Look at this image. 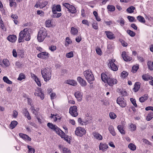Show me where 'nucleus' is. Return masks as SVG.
<instances>
[{
    "label": "nucleus",
    "instance_id": "nucleus-32",
    "mask_svg": "<svg viewBox=\"0 0 153 153\" xmlns=\"http://www.w3.org/2000/svg\"><path fill=\"white\" fill-rule=\"evenodd\" d=\"M117 128L121 134H125V131L123 128V126L122 125H118L117 126Z\"/></svg>",
    "mask_w": 153,
    "mask_h": 153
},
{
    "label": "nucleus",
    "instance_id": "nucleus-3",
    "mask_svg": "<svg viewBox=\"0 0 153 153\" xmlns=\"http://www.w3.org/2000/svg\"><path fill=\"white\" fill-rule=\"evenodd\" d=\"M84 75L88 82L90 84H92L94 80V78L91 71L86 70L83 72Z\"/></svg>",
    "mask_w": 153,
    "mask_h": 153
},
{
    "label": "nucleus",
    "instance_id": "nucleus-34",
    "mask_svg": "<svg viewBox=\"0 0 153 153\" xmlns=\"http://www.w3.org/2000/svg\"><path fill=\"white\" fill-rule=\"evenodd\" d=\"M153 118V112H150L148 114L146 120L148 121H150L151 119Z\"/></svg>",
    "mask_w": 153,
    "mask_h": 153
},
{
    "label": "nucleus",
    "instance_id": "nucleus-9",
    "mask_svg": "<svg viewBox=\"0 0 153 153\" xmlns=\"http://www.w3.org/2000/svg\"><path fill=\"white\" fill-rule=\"evenodd\" d=\"M117 102L122 108L125 107L126 105V100L122 97H118L117 100Z\"/></svg>",
    "mask_w": 153,
    "mask_h": 153
},
{
    "label": "nucleus",
    "instance_id": "nucleus-56",
    "mask_svg": "<svg viewBox=\"0 0 153 153\" xmlns=\"http://www.w3.org/2000/svg\"><path fill=\"white\" fill-rule=\"evenodd\" d=\"M47 4V2L46 1H44L41 4L39 3V7L41 8H42L45 7Z\"/></svg>",
    "mask_w": 153,
    "mask_h": 153
},
{
    "label": "nucleus",
    "instance_id": "nucleus-43",
    "mask_svg": "<svg viewBox=\"0 0 153 153\" xmlns=\"http://www.w3.org/2000/svg\"><path fill=\"white\" fill-rule=\"evenodd\" d=\"M27 148L28 149V153H34L35 152V150L33 148H32L31 146H27Z\"/></svg>",
    "mask_w": 153,
    "mask_h": 153
},
{
    "label": "nucleus",
    "instance_id": "nucleus-22",
    "mask_svg": "<svg viewBox=\"0 0 153 153\" xmlns=\"http://www.w3.org/2000/svg\"><path fill=\"white\" fill-rule=\"evenodd\" d=\"M108 130L110 133L113 136H115L116 134L115 131L113 126H110L108 128Z\"/></svg>",
    "mask_w": 153,
    "mask_h": 153
},
{
    "label": "nucleus",
    "instance_id": "nucleus-45",
    "mask_svg": "<svg viewBox=\"0 0 153 153\" xmlns=\"http://www.w3.org/2000/svg\"><path fill=\"white\" fill-rule=\"evenodd\" d=\"M107 9L110 11H114L115 10L114 7L113 5H108L107 6Z\"/></svg>",
    "mask_w": 153,
    "mask_h": 153
},
{
    "label": "nucleus",
    "instance_id": "nucleus-52",
    "mask_svg": "<svg viewBox=\"0 0 153 153\" xmlns=\"http://www.w3.org/2000/svg\"><path fill=\"white\" fill-rule=\"evenodd\" d=\"M128 75V73L126 71H123L121 73V76L124 78L126 77Z\"/></svg>",
    "mask_w": 153,
    "mask_h": 153
},
{
    "label": "nucleus",
    "instance_id": "nucleus-36",
    "mask_svg": "<svg viewBox=\"0 0 153 153\" xmlns=\"http://www.w3.org/2000/svg\"><path fill=\"white\" fill-rule=\"evenodd\" d=\"M62 138H63L68 143H69L70 142V138H68V136L65 135V133L64 132V134H63L60 136Z\"/></svg>",
    "mask_w": 153,
    "mask_h": 153
},
{
    "label": "nucleus",
    "instance_id": "nucleus-28",
    "mask_svg": "<svg viewBox=\"0 0 153 153\" xmlns=\"http://www.w3.org/2000/svg\"><path fill=\"white\" fill-rule=\"evenodd\" d=\"M52 12L53 14V17L54 18L59 17L62 15L61 13H57L56 12V11H55V10L54 11V10H52Z\"/></svg>",
    "mask_w": 153,
    "mask_h": 153
},
{
    "label": "nucleus",
    "instance_id": "nucleus-54",
    "mask_svg": "<svg viewBox=\"0 0 153 153\" xmlns=\"http://www.w3.org/2000/svg\"><path fill=\"white\" fill-rule=\"evenodd\" d=\"M142 79L143 80L145 81H148L149 80L148 75L146 74H143L142 76Z\"/></svg>",
    "mask_w": 153,
    "mask_h": 153
},
{
    "label": "nucleus",
    "instance_id": "nucleus-24",
    "mask_svg": "<svg viewBox=\"0 0 153 153\" xmlns=\"http://www.w3.org/2000/svg\"><path fill=\"white\" fill-rule=\"evenodd\" d=\"M66 83L73 86H75L77 85L76 82L74 80H68L66 81Z\"/></svg>",
    "mask_w": 153,
    "mask_h": 153
},
{
    "label": "nucleus",
    "instance_id": "nucleus-6",
    "mask_svg": "<svg viewBox=\"0 0 153 153\" xmlns=\"http://www.w3.org/2000/svg\"><path fill=\"white\" fill-rule=\"evenodd\" d=\"M63 5L67 8L68 11L71 13H74L76 12V9L73 6L71 5L68 3L63 4Z\"/></svg>",
    "mask_w": 153,
    "mask_h": 153
},
{
    "label": "nucleus",
    "instance_id": "nucleus-16",
    "mask_svg": "<svg viewBox=\"0 0 153 153\" xmlns=\"http://www.w3.org/2000/svg\"><path fill=\"white\" fill-rule=\"evenodd\" d=\"M48 53L47 52H43L39 53L37 55V57L39 58L45 59V56H48Z\"/></svg>",
    "mask_w": 153,
    "mask_h": 153
},
{
    "label": "nucleus",
    "instance_id": "nucleus-30",
    "mask_svg": "<svg viewBox=\"0 0 153 153\" xmlns=\"http://www.w3.org/2000/svg\"><path fill=\"white\" fill-rule=\"evenodd\" d=\"M137 19L140 22L145 23L146 22V21L144 18L141 16H137Z\"/></svg>",
    "mask_w": 153,
    "mask_h": 153
},
{
    "label": "nucleus",
    "instance_id": "nucleus-61",
    "mask_svg": "<svg viewBox=\"0 0 153 153\" xmlns=\"http://www.w3.org/2000/svg\"><path fill=\"white\" fill-rule=\"evenodd\" d=\"M14 1H10V7H12L13 5H16V3Z\"/></svg>",
    "mask_w": 153,
    "mask_h": 153
},
{
    "label": "nucleus",
    "instance_id": "nucleus-40",
    "mask_svg": "<svg viewBox=\"0 0 153 153\" xmlns=\"http://www.w3.org/2000/svg\"><path fill=\"white\" fill-rule=\"evenodd\" d=\"M25 76L23 73H20L17 79L18 80L21 81L22 79H25Z\"/></svg>",
    "mask_w": 153,
    "mask_h": 153
},
{
    "label": "nucleus",
    "instance_id": "nucleus-21",
    "mask_svg": "<svg viewBox=\"0 0 153 153\" xmlns=\"http://www.w3.org/2000/svg\"><path fill=\"white\" fill-rule=\"evenodd\" d=\"M23 113L25 114V116L27 117L28 120H30L31 119L29 113L26 108H25L23 110Z\"/></svg>",
    "mask_w": 153,
    "mask_h": 153
},
{
    "label": "nucleus",
    "instance_id": "nucleus-4",
    "mask_svg": "<svg viewBox=\"0 0 153 153\" xmlns=\"http://www.w3.org/2000/svg\"><path fill=\"white\" fill-rule=\"evenodd\" d=\"M47 35L46 30L43 28L40 29L37 35V39L39 42H42Z\"/></svg>",
    "mask_w": 153,
    "mask_h": 153
},
{
    "label": "nucleus",
    "instance_id": "nucleus-19",
    "mask_svg": "<svg viewBox=\"0 0 153 153\" xmlns=\"http://www.w3.org/2000/svg\"><path fill=\"white\" fill-rule=\"evenodd\" d=\"M19 135L20 137L24 139V140H27L29 141L31 140V138L29 136L25 134L22 133H20L19 134Z\"/></svg>",
    "mask_w": 153,
    "mask_h": 153
},
{
    "label": "nucleus",
    "instance_id": "nucleus-51",
    "mask_svg": "<svg viewBox=\"0 0 153 153\" xmlns=\"http://www.w3.org/2000/svg\"><path fill=\"white\" fill-rule=\"evenodd\" d=\"M96 51L97 53L99 55H102V52L100 48L98 47L96 48Z\"/></svg>",
    "mask_w": 153,
    "mask_h": 153
},
{
    "label": "nucleus",
    "instance_id": "nucleus-14",
    "mask_svg": "<svg viewBox=\"0 0 153 153\" xmlns=\"http://www.w3.org/2000/svg\"><path fill=\"white\" fill-rule=\"evenodd\" d=\"M74 95L75 97L79 101H81L82 99V95L81 93L77 91L75 93Z\"/></svg>",
    "mask_w": 153,
    "mask_h": 153
},
{
    "label": "nucleus",
    "instance_id": "nucleus-46",
    "mask_svg": "<svg viewBox=\"0 0 153 153\" xmlns=\"http://www.w3.org/2000/svg\"><path fill=\"white\" fill-rule=\"evenodd\" d=\"M47 125L49 128L53 130L56 126V125H54L52 123H48L47 124Z\"/></svg>",
    "mask_w": 153,
    "mask_h": 153
},
{
    "label": "nucleus",
    "instance_id": "nucleus-55",
    "mask_svg": "<svg viewBox=\"0 0 153 153\" xmlns=\"http://www.w3.org/2000/svg\"><path fill=\"white\" fill-rule=\"evenodd\" d=\"M92 27L95 30L98 29V24L96 22H94L92 24Z\"/></svg>",
    "mask_w": 153,
    "mask_h": 153
},
{
    "label": "nucleus",
    "instance_id": "nucleus-18",
    "mask_svg": "<svg viewBox=\"0 0 153 153\" xmlns=\"http://www.w3.org/2000/svg\"><path fill=\"white\" fill-rule=\"evenodd\" d=\"M53 130L55 131L60 136H61L62 134H64V132L56 126Z\"/></svg>",
    "mask_w": 153,
    "mask_h": 153
},
{
    "label": "nucleus",
    "instance_id": "nucleus-31",
    "mask_svg": "<svg viewBox=\"0 0 153 153\" xmlns=\"http://www.w3.org/2000/svg\"><path fill=\"white\" fill-rule=\"evenodd\" d=\"M18 124V122L16 121H12L10 126L12 129L14 128Z\"/></svg>",
    "mask_w": 153,
    "mask_h": 153
},
{
    "label": "nucleus",
    "instance_id": "nucleus-29",
    "mask_svg": "<svg viewBox=\"0 0 153 153\" xmlns=\"http://www.w3.org/2000/svg\"><path fill=\"white\" fill-rule=\"evenodd\" d=\"M135 9V8L134 7L131 6L127 9L126 11L129 13H132L134 12V10Z\"/></svg>",
    "mask_w": 153,
    "mask_h": 153
},
{
    "label": "nucleus",
    "instance_id": "nucleus-33",
    "mask_svg": "<svg viewBox=\"0 0 153 153\" xmlns=\"http://www.w3.org/2000/svg\"><path fill=\"white\" fill-rule=\"evenodd\" d=\"M107 76L105 74H101V79L102 80L105 82H107L108 80Z\"/></svg>",
    "mask_w": 153,
    "mask_h": 153
},
{
    "label": "nucleus",
    "instance_id": "nucleus-10",
    "mask_svg": "<svg viewBox=\"0 0 153 153\" xmlns=\"http://www.w3.org/2000/svg\"><path fill=\"white\" fill-rule=\"evenodd\" d=\"M34 94L36 96L39 97L42 100L44 99V94L42 91L41 89L40 88L38 87L36 89Z\"/></svg>",
    "mask_w": 153,
    "mask_h": 153
},
{
    "label": "nucleus",
    "instance_id": "nucleus-50",
    "mask_svg": "<svg viewBox=\"0 0 153 153\" xmlns=\"http://www.w3.org/2000/svg\"><path fill=\"white\" fill-rule=\"evenodd\" d=\"M118 22H119L120 23V25L122 26H123L125 24V21L124 19L122 18L120 19V21L118 20Z\"/></svg>",
    "mask_w": 153,
    "mask_h": 153
},
{
    "label": "nucleus",
    "instance_id": "nucleus-12",
    "mask_svg": "<svg viewBox=\"0 0 153 153\" xmlns=\"http://www.w3.org/2000/svg\"><path fill=\"white\" fill-rule=\"evenodd\" d=\"M122 56L124 60L126 61H129L132 59V58L128 56L126 53L125 51H123L122 53Z\"/></svg>",
    "mask_w": 153,
    "mask_h": 153
},
{
    "label": "nucleus",
    "instance_id": "nucleus-57",
    "mask_svg": "<svg viewBox=\"0 0 153 153\" xmlns=\"http://www.w3.org/2000/svg\"><path fill=\"white\" fill-rule=\"evenodd\" d=\"M62 150L63 153H71L70 150L67 148H63Z\"/></svg>",
    "mask_w": 153,
    "mask_h": 153
},
{
    "label": "nucleus",
    "instance_id": "nucleus-48",
    "mask_svg": "<svg viewBox=\"0 0 153 153\" xmlns=\"http://www.w3.org/2000/svg\"><path fill=\"white\" fill-rule=\"evenodd\" d=\"M109 116L110 118L114 119L116 117V115L113 112H111L109 114Z\"/></svg>",
    "mask_w": 153,
    "mask_h": 153
},
{
    "label": "nucleus",
    "instance_id": "nucleus-15",
    "mask_svg": "<svg viewBox=\"0 0 153 153\" xmlns=\"http://www.w3.org/2000/svg\"><path fill=\"white\" fill-rule=\"evenodd\" d=\"M7 39L10 42H15L17 39V37L15 35H10L7 37Z\"/></svg>",
    "mask_w": 153,
    "mask_h": 153
},
{
    "label": "nucleus",
    "instance_id": "nucleus-59",
    "mask_svg": "<svg viewBox=\"0 0 153 153\" xmlns=\"http://www.w3.org/2000/svg\"><path fill=\"white\" fill-rule=\"evenodd\" d=\"M56 46L54 45H52L49 47V49L52 51H53L56 50Z\"/></svg>",
    "mask_w": 153,
    "mask_h": 153
},
{
    "label": "nucleus",
    "instance_id": "nucleus-62",
    "mask_svg": "<svg viewBox=\"0 0 153 153\" xmlns=\"http://www.w3.org/2000/svg\"><path fill=\"white\" fill-rule=\"evenodd\" d=\"M120 42L121 43L122 45L124 47H126L127 45V43L122 40H121V41H120Z\"/></svg>",
    "mask_w": 153,
    "mask_h": 153
},
{
    "label": "nucleus",
    "instance_id": "nucleus-1",
    "mask_svg": "<svg viewBox=\"0 0 153 153\" xmlns=\"http://www.w3.org/2000/svg\"><path fill=\"white\" fill-rule=\"evenodd\" d=\"M30 39V36L27 28H25L21 31L19 34L18 41L19 43L23 42L25 40L26 41L29 40Z\"/></svg>",
    "mask_w": 153,
    "mask_h": 153
},
{
    "label": "nucleus",
    "instance_id": "nucleus-13",
    "mask_svg": "<svg viewBox=\"0 0 153 153\" xmlns=\"http://www.w3.org/2000/svg\"><path fill=\"white\" fill-rule=\"evenodd\" d=\"M77 80L81 86H85L86 85L87 82L86 81L81 77H78Z\"/></svg>",
    "mask_w": 153,
    "mask_h": 153
},
{
    "label": "nucleus",
    "instance_id": "nucleus-2",
    "mask_svg": "<svg viewBox=\"0 0 153 153\" xmlns=\"http://www.w3.org/2000/svg\"><path fill=\"white\" fill-rule=\"evenodd\" d=\"M41 72L42 77L45 81L47 82L51 79L52 72L51 69L48 68H45L42 70Z\"/></svg>",
    "mask_w": 153,
    "mask_h": 153
},
{
    "label": "nucleus",
    "instance_id": "nucleus-41",
    "mask_svg": "<svg viewBox=\"0 0 153 153\" xmlns=\"http://www.w3.org/2000/svg\"><path fill=\"white\" fill-rule=\"evenodd\" d=\"M128 147L131 150L134 151L136 149V146L133 143H130L128 145Z\"/></svg>",
    "mask_w": 153,
    "mask_h": 153
},
{
    "label": "nucleus",
    "instance_id": "nucleus-26",
    "mask_svg": "<svg viewBox=\"0 0 153 153\" xmlns=\"http://www.w3.org/2000/svg\"><path fill=\"white\" fill-rule=\"evenodd\" d=\"M108 146L106 144H100L99 148L100 150H102L103 151H104L105 150L107 149Z\"/></svg>",
    "mask_w": 153,
    "mask_h": 153
},
{
    "label": "nucleus",
    "instance_id": "nucleus-7",
    "mask_svg": "<svg viewBox=\"0 0 153 153\" xmlns=\"http://www.w3.org/2000/svg\"><path fill=\"white\" fill-rule=\"evenodd\" d=\"M115 60L114 59H112L109 61L108 65L109 68H111L113 71H117L118 68L117 65L114 63Z\"/></svg>",
    "mask_w": 153,
    "mask_h": 153
},
{
    "label": "nucleus",
    "instance_id": "nucleus-37",
    "mask_svg": "<svg viewBox=\"0 0 153 153\" xmlns=\"http://www.w3.org/2000/svg\"><path fill=\"white\" fill-rule=\"evenodd\" d=\"M71 34L74 35H75L77 33L78 30L74 28L73 27H72L71 28Z\"/></svg>",
    "mask_w": 153,
    "mask_h": 153
},
{
    "label": "nucleus",
    "instance_id": "nucleus-27",
    "mask_svg": "<svg viewBox=\"0 0 153 153\" xmlns=\"http://www.w3.org/2000/svg\"><path fill=\"white\" fill-rule=\"evenodd\" d=\"M148 98V95L147 94H145L143 96L139 98V100L140 102H143L146 101Z\"/></svg>",
    "mask_w": 153,
    "mask_h": 153
},
{
    "label": "nucleus",
    "instance_id": "nucleus-35",
    "mask_svg": "<svg viewBox=\"0 0 153 153\" xmlns=\"http://www.w3.org/2000/svg\"><path fill=\"white\" fill-rule=\"evenodd\" d=\"M136 128V126L135 124L131 123L129 125V128L131 131H135Z\"/></svg>",
    "mask_w": 153,
    "mask_h": 153
},
{
    "label": "nucleus",
    "instance_id": "nucleus-39",
    "mask_svg": "<svg viewBox=\"0 0 153 153\" xmlns=\"http://www.w3.org/2000/svg\"><path fill=\"white\" fill-rule=\"evenodd\" d=\"M139 68L138 65L133 66L132 68V69L131 70L132 72L133 73H136L137 71V70Z\"/></svg>",
    "mask_w": 153,
    "mask_h": 153
},
{
    "label": "nucleus",
    "instance_id": "nucleus-63",
    "mask_svg": "<svg viewBox=\"0 0 153 153\" xmlns=\"http://www.w3.org/2000/svg\"><path fill=\"white\" fill-rule=\"evenodd\" d=\"M66 42L68 43V44H70L72 43V41L68 37H67L66 38Z\"/></svg>",
    "mask_w": 153,
    "mask_h": 153
},
{
    "label": "nucleus",
    "instance_id": "nucleus-44",
    "mask_svg": "<svg viewBox=\"0 0 153 153\" xmlns=\"http://www.w3.org/2000/svg\"><path fill=\"white\" fill-rule=\"evenodd\" d=\"M127 32L130 36L131 37H134L135 36L136 34V33L135 32H134L132 30H127Z\"/></svg>",
    "mask_w": 153,
    "mask_h": 153
},
{
    "label": "nucleus",
    "instance_id": "nucleus-17",
    "mask_svg": "<svg viewBox=\"0 0 153 153\" xmlns=\"http://www.w3.org/2000/svg\"><path fill=\"white\" fill-rule=\"evenodd\" d=\"M105 33L107 36V37L110 39H113L115 38L114 34L110 31H105Z\"/></svg>",
    "mask_w": 153,
    "mask_h": 153
},
{
    "label": "nucleus",
    "instance_id": "nucleus-53",
    "mask_svg": "<svg viewBox=\"0 0 153 153\" xmlns=\"http://www.w3.org/2000/svg\"><path fill=\"white\" fill-rule=\"evenodd\" d=\"M148 65L149 68L151 70H153V65H152V64L151 62L149 61V62H148Z\"/></svg>",
    "mask_w": 153,
    "mask_h": 153
},
{
    "label": "nucleus",
    "instance_id": "nucleus-25",
    "mask_svg": "<svg viewBox=\"0 0 153 153\" xmlns=\"http://www.w3.org/2000/svg\"><path fill=\"white\" fill-rule=\"evenodd\" d=\"M133 89L135 92H137L138 91L140 87V83L138 82H136L135 83Z\"/></svg>",
    "mask_w": 153,
    "mask_h": 153
},
{
    "label": "nucleus",
    "instance_id": "nucleus-60",
    "mask_svg": "<svg viewBox=\"0 0 153 153\" xmlns=\"http://www.w3.org/2000/svg\"><path fill=\"white\" fill-rule=\"evenodd\" d=\"M3 62L6 66H7L9 65V61L7 59H3Z\"/></svg>",
    "mask_w": 153,
    "mask_h": 153
},
{
    "label": "nucleus",
    "instance_id": "nucleus-38",
    "mask_svg": "<svg viewBox=\"0 0 153 153\" xmlns=\"http://www.w3.org/2000/svg\"><path fill=\"white\" fill-rule=\"evenodd\" d=\"M3 79L4 82L8 84H11L12 82L9 80L7 76H4Z\"/></svg>",
    "mask_w": 153,
    "mask_h": 153
},
{
    "label": "nucleus",
    "instance_id": "nucleus-8",
    "mask_svg": "<svg viewBox=\"0 0 153 153\" xmlns=\"http://www.w3.org/2000/svg\"><path fill=\"white\" fill-rule=\"evenodd\" d=\"M69 112L72 116L74 117H76L78 115L77 112V107L76 106L71 107L69 109Z\"/></svg>",
    "mask_w": 153,
    "mask_h": 153
},
{
    "label": "nucleus",
    "instance_id": "nucleus-23",
    "mask_svg": "<svg viewBox=\"0 0 153 153\" xmlns=\"http://www.w3.org/2000/svg\"><path fill=\"white\" fill-rule=\"evenodd\" d=\"M52 10L55 11L60 12L61 11V7L60 5H57L56 6L55 4L53 5L52 7Z\"/></svg>",
    "mask_w": 153,
    "mask_h": 153
},
{
    "label": "nucleus",
    "instance_id": "nucleus-5",
    "mask_svg": "<svg viewBox=\"0 0 153 153\" xmlns=\"http://www.w3.org/2000/svg\"><path fill=\"white\" fill-rule=\"evenodd\" d=\"M75 133L76 135L81 137L85 134L86 131L84 128L79 127L76 128Z\"/></svg>",
    "mask_w": 153,
    "mask_h": 153
},
{
    "label": "nucleus",
    "instance_id": "nucleus-47",
    "mask_svg": "<svg viewBox=\"0 0 153 153\" xmlns=\"http://www.w3.org/2000/svg\"><path fill=\"white\" fill-rule=\"evenodd\" d=\"M130 100L132 102V104L134 106H135V107H137V105L136 102L135 100V99L131 98L130 99Z\"/></svg>",
    "mask_w": 153,
    "mask_h": 153
},
{
    "label": "nucleus",
    "instance_id": "nucleus-58",
    "mask_svg": "<svg viewBox=\"0 0 153 153\" xmlns=\"http://www.w3.org/2000/svg\"><path fill=\"white\" fill-rule=\"evenodd\" d=\"M66 56L67 58H70L73 56V53L72 52H70L66 54Z\"/></svg>",
    "mask_w": 153,
    "mask_h": 153
},
{
    "label": "nucleus",
    "instance_id": "nucleus-42",
    "mask_svg": "<svg viewBox=\"0 0 153 153\" xmlns=\"http://www.w3.org/2000/svg\"><path fill=\"white\" fill-rule=\"evenodd\" d=\"M127 19L130 22H136V20L135 19V18L132 16H128L127 17Z\"/></svg>",
    "mask_w": 153,
    "mask_h": 153
},
{
    "label": "nucleus",
    "instance_id": "nucleus-64",
    "mask_svg": "<svg viewBox=\"0 0 153 153\" xmlns=\"http://www.w3.org/2000/svg\"><path fill=\"white\" fill-rule=\"evenodd\" d=\"M82 38L81 36H78L76 38V41L78 42H79L81 40Z\"/></svg>",
    "mask_w": 153,
    "mask_h": 153
},
{
    "label": "nucleus",
    "instance_id": "nucleus-11",
    "mask_svg": "<svg viewBox=\"0 0 153 153\" xmlns=\"http://www.w3.org/2000/svg\"><path fill=\"white\" fill-rule=\"evenodd\" d=\"M107 82L109 85L112 86L114 84H116L117 82V81L114 78L109 77L108 78Z\"/></svg>",
    "mask_w": 153,
    "mask_h": 153
},
{
    "label": "nucleus",
    "instance_id": "nucleus-20",
    "mask_svg": "<svg viewBox=\"0 0 153 153\" xmlns=\"http://www.w3.org/2000/svg\"><path fill=\"white\" fill-rule=\"evenodd\" d=\"M93 135L95 138L99 140L102 139V136L99 133L97 132H94L93 133Z\"/></svg>",
    "mask_w": 153,
    "mask_h": 153
},
{
    "label": "nucleus",
    "instance_id": "nucleus-49",
    "mask_svg": "<svg viewBox=\"0 0 153 153\" xmlns=\"http://www.w3.org/2000/svg\"><path fill=\"white\" fill-rule=\"evenodd\" d=\"M45 24L47 27H50L51 26V21L50 20L46 21L45 22Z\"/></svg>",
    "mask_w": 153,
    "mask_h": 153
}]
</instances>
